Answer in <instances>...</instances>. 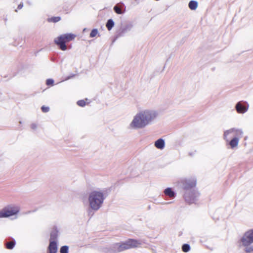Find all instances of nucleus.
<instances>
[{
    "instance_id": "obj_1",
    "label": "nucleus",
    "mask_w": 253,
    "mask_h": 253,
    "mask_svg": "<svg viewBox=\"0 0 253 253\" xmlns=\"http://www.w3.org/2000/svg\"><path fill=\"white\" fill-rule=\"evenodd\" d=\"M157 116V112L154 110H140L133 117V120L129 124V127L135 129L143 128L151 124Z\"/></svg>"
},
{
    "instance_id": "obj_2",
    "label": "nucleus",
    "mask_w": 253,
    "mask_h": 253,
    "mask_svg": "<svg viewBox=\"0 0 253 253\" xmlns=\"http://www.w3.org/2000/svg\"><path fill=\"white\" fill-rule=\"evenodd\" d=\"M141 244L140 242L134 239H128L122 243H116L109 248L102 250L103 253H118L126 250L137 248Z\"/></svg>"
},
{
    "instance_id": "obj_3",
    "label": "nucleus",
    "mask_w": 253,
    "mask_h": 253,
    "mask_svg": "<svg viewBox=\"0 0 253 253\" xmlns=\"http://www.w3.org/2000/svg\"><path fill=\"white\" fill-rule=\"evenodd\" d=\"M105 192V190H94L89 194L88 201L91 210L97 211L101 207L107 196Z\"/></svg>"
},
{
    "instance_id": "obj_4",
    "label": "nucleus",
    "mask_w": 253,
    "mask_h": 253,
    "mask_svg": "<svg viewBox=\"0 0 253 253\" xmlns=\"http://www.w3.org/2000/svg\"><path fill=\"white\" fill-rule=\"evenodd\" d=\"M238 243L239 247L243 249L244 253H253V229L245 232Z\"/></svg>"
},
{
    "instance_id": "obj_5",
    "label": "nucleus",
    "mask_w": 253,
    "mask_h": 253,
    "mask_svg": "<svg viewBox=\"0 0 253 253\" xmlns=\"http://www.w3.org/2000/svg\"><path fill=\"white\" fill-rule=\"evenodd\" d=\"M76 37V35L68 33L60 35L54 39L55 43L59 47V48L63 51L67 49L66 43L73 40Z\"/></svg>"
},
{
    "instance_id": "obj_6",
    "label": "nucleus",
    "mask_w": 253,
    "mask_h": 253,
    "mask_svg": "<svg viewBox=\"0 0 253 253\" xmlns=\"http://www.w3.org/2000/svg\"><path fill=\"white\" fill-rule=\"evenodd\" d=\"M19 208L15 205H9L0 211V218L8 217L17 214L19 211Z\"/></svg>"
},
{
    "instance_id": "obj_7",
    "label": "nucleus",
    "mask_w": 253,
    "mask_h": 253,
    "mask_svg": "<svg viewBox=\"0 0 253 253\" xmlns=\"http://www.w3.org/2000/svg\"><path fill=\"white\" fill-rule=\"evenodd\" d=\"M179 183L181 185L182 187L185 191L195 190L194 188L196 185L197 180L194 176L183 178L179 180Z\"/></svg>"
},
{
    "instance_id": "obj_8",
    "label": "nucleus",
    "mask_w": 253,
    "mask_h": 253,
    "mask_svg": "<svg viewBox=\"0 0 253 253\" xmlns=\"http://www.w3.org/2000/svg\"><path fill=\"white\" fill-rule=\"evenodd\" d=\"M199 196V193L195 190L185 191L184 197L185 201L189 204L194 203Z\"/></svg>"
},
{
    "instance_id": "obj_9",
    "label": "nucleus",
    "mask_w": 253,
    "mask_h": 253,
    "mask_svg": "<svg viewBox=\"0 0 253 253\" xmlns=\"http://www.w3.org/2000/svg\"><path fill=\"white\" fill-rule=\"evenodd\" d=\"M233 134L234 135V137H236L238 139H240L243 136V131L241 129L236 128H232L228 130H227L224 131L223 134V137L225 140L227 141H228L227 139V137L228 135L230 134Z\"/></svg>"
},
{
    "instance_id": "obj_10",
    "label": "nucleus",
    "mask_w": 253,
    "mask_h": 253,
    "mask_svg": "<svg viewBox=\"0 0 253 253\" xmlns=\"http://www.w3.org/2000/svg\"><path fill=\"white\" fill-rule=\"evenodd\" d=\"M249 105L247 102L239 101L235 105V109L239 114H244L246 113L248 109Z\"/></svg>"
},
{
    "instance_id": "obj_11",
    "label": "nucleus",
    "mask_w": 253,
    "mask_h": 253,
    "mask_svg": "<svg viewBox=\"0 0 253 253\" xmlns=\"http://www.w3.org/2000/svg\"><path fill=\"white\" fill-rule=\"evenodd\" d=\"M133 27V24L131 23H126L119 30L117 33L116 38L123 37L125 34L129 32Z\"/></svg>"
},
{
    "instance_id": "obj_12",
    "label": "nucleus",
    "mask_w": 253,
    "mask_h": 253,
    "mask_svg": "<svg viewBox=\"0 0 253 253\" xmlns=\"http://www.w3.org/2000/svg\"><path fill=\"white\" fill-rule=\"evenodd\" d=\"M57 241H49V244L47 247L48 253H57Z\"/></svg>"
},
{
    "instance_id": "obj_13",
    "label": "nucleus",
    "mask_w": 253,
    "mask_h": 253,
    "mask_svg": "<svg viewBox=\"0 0 253 253\" xmlns=\"http://www.w3.org/2000/svg\"><path fill=\"white\" fill-rule=\"evenodd\" d=\"M155 146L160 150H163L165 146V140L163 138H159L155 142Z\"/></svg>"
},
{
    "instance_id": "obj_14",
    "label": "nucleus",
    "mask_w": 253,
    "mask_h": 253,
    "mask_svg": "<svg viewBox=\"0 0 253 253\" xmlns=\"http://www.w3.org/2000/svg\"><path fill=\"white\" fill-rule=\"evenodd\" d=\"M164 193L166 196L169 197V198L172 199L174 198L176 196V194L174 191H173L172 189L170 187H168L165 189Z\"/></svg>"
},
{
    "instance_id": "obj_15",
    "label": "nucleus",
    "mask_w": 253,
    "mask_h": 253,
    "mask_svg": "<svg viewBox=\"0 0 253 253\" xmlns=\"http://www.w3.org/2000/svg\"><path fill=\"white\" fill-rule=\"evenodd\" d=\"M15 241L14 239H12L10 241H5V246L6 249L11 250L14 248L15 245Z\"/></svg>"
},
{
    "instance_id": "obj_16",
    "label": "nucleus",
    "mask_w": 253,
    "mask_h": 253,
    "mask_svg": "<svg viewBox=\"0 0 253 253\" xmlns=\"http://www.w3.org/2000/svg\"><path fill=\"white\" fill-rule=\"evenodd\" d=\"M58 237L57 229H54L50 233L49 241H56Z\"/></svg>"
},
{
    "instance_id": "obj_17",
    "label": "nucleus",
    "mask_w": 253,
    "mask_h": 253,
    "mask_svg": "<svg viewBox=\"0 0 253 253\" xmlns=\"http://www.w3.org/2000/svg\"><path fill=\"white\" fill-rule=\"evenodd\" d=\"M239 140L236 137H233L229 142L231 148H234L237 147L238 145Z\"/></svg>"
},
{
    "instance_id": "obj_18",
    "label": "nucleus",
    "mask_w": 253,
    "mask_h": 253,
    "mask_svg": "<svg viewBox=\"0 0 253 253\" xmlns=\"http://www.w3.org/2000/svg\"><path fill=\"white\" fill-rule=\"evenodd\" d=\"M189 8L191 10H195L198 6V2L195 0H191L188 4Z\"/></svg>"
},
{
    "instance_id": "obj_19",
    "label": "nucleus",
    "mask_w": 253,
    "mask_h": 253,
    "mask_svg": "<svg viewBox=\"0 0 253 253\" xmlns=\"http://www.w3.org/2000/svg\"><path fill=\"white\" fill-rule=\"evenodd\" d=\"M122 8L121 6H120L119 4H116L114 6L113 9L114 11L118 14H123L125 12V10H123L122 9Z\"/></svg>"
},
{
    "instance_id": "obj_20",
    "label": "nucleus",
    "mask_w": 253,
    "mask_h": 253,
    "mask_svg": "<svg viewBox=\"0 0 253 253\" xmlns=\"http://www.w3.org/2000/svg\"><path fill=\"white\" fill-rule=\"evenodd\" d=\"M114 21L112 19H108L106 24V26L107 29L109 31L111 30L112 29V28L114 27Z\"/></svg>"
},
{
    "instance_id": "obj_21",
    "label": "nucleus",
    "mask_w": 253,
    "mask_h": 253,
    "mask_svg": "<svg viewBox=\"0 0 253 253\" xmlns=\"http://www.w3.org/2000/svg\"><path fill=\"white\" fill-rule=\"evenodd\" d=\"M60 20L61 17L60 16H54L51 18H48L47 20L48 22L56 23L57 22H59Z\"/></svg>"
},
{
    "instance_id": "obj_22",
    "label": "nucleus",
    "mask_w": 253,
    "mask_h": 253,
    "mask_svg": "<svg viewBox=\"0 0 253 253\" xmlns=\"http://www.w3.org/2000/svg\"><path fill=\"white\" fill-rule=\"evenodd\" d=\"M190 250V246L188 244H184L182 246V250L183 252L187 253Z\"/></svg>"
},
{
    "instance_id": "obj_23",
    "label": "nucleus",
    "mask_w": 253,
    "mask_h": 253,
    "mask_svg": "<svg viewBox=\"0 0 253 253\" xmlns=\"http://www.w3.org/2000/svg\"><path fill=\"white\" fill-rule=\"evenodd\" d=\"M69 247L67 246H62L60 249V253H68Z\"/></svg>"
},
{
    "instance_id": "obj_24",
    "label": "nucleus",
    "mask_w": 253,
    "mask_h": 253,
    "mask_svg": "<svg viewBox=\"0 0 253 253\" xmlns=\"http://www.w3.org/2000/svg\"><path fill=\"white\" fill-rule=\"evenodd\" d=\"M98 33V30L97 29H93V30H92V31H91L90 33V37L91 38H93L94 37H95L97 34Z\"/></svg>"
},
{
    "instance_id": "obj_25",
    "label": "nucleus",
    "mask_w": 253,
    "mask_h": 253,
    "mask_svg": "<svg viewBox=\"0 0 253 253\" xmlns=\"http://www.w3.org/2000/svg\"><path fill=\"white\" fill-rule=\"evenodd\" d=\"M77 104L81 107H84L86 103L84 100H80L77 102Z\"/></svg>"
},
{
    "instance_id": "obj_26",
    "label": "nucleus",
    "mask_w": 253,
    "mask_h": 253,
    "mask_svg": "<svg viewBox=\"0 0 253 253\" xmlns=\"http://www.w3.org/2000/svg\"><path fill=\"white\" fill-rule=\"evenodd\" d=\"M53 84H54V80L53 79H47L46 81V84L47 85H53Z\"/></svg>"
},
{
    "instance_id": "obj_27",
    "label": "nucleus",
    "mask_w": 253,
    "mask_h": 253,
    "mask_svg": "<svg viewBox=\"0 0 253 253\" xmlns=\"http://www.w3.org/2000/svg\"><path fill=\"white\" fill-rule=\"evenodd\" d=\"M42 111L44 113L48 112L49 110V108L48 107H46L44 106H42L41 108Z\"/></svg>"
},
{
    "instance_id": "obj_28",
    "label": "nucleus",
    "mask_w": 253,
    "mask_h": 253,
    "mask_svg": "<svg viewBox=\"0 0 253 253\" xmlns=\"http://www.w3.org/2000/svg\"><path fill=\"white\" fill-rule=\"evenodd\" d=\"M31 127L32 129L35 130L37 128V126L36 124H32L31 126Z\"/></svg>"
},
{
    "instance_id": "obj_29",
    "label": "nucleus",
    "mask_w": 253,
    "mask_h": 253,
    "mask_svg": "<svg viewBox=\"0 0 253 253\" xmlns=\"http://www.w3.org/2000/svg\"><path fill=\"white\" fill-rule=\"evenodd\" d=\"M23 6V4L22 3H20L18 5V7H17V8L19 9H21Z\"/></svg>"
},
{
    "instance_id": "obj_30",
    "label": "nucleus",
    "mask_w": 253,
    "mask_h": 253,
    "mask_svg": "<svg viewBox=\"0 0 253 253\" xmlns=\"http://www.w3.org/2000/svg\"><path fill=\"white\" fill-rule=\"evenodd\" d=\"M189 155H190V156H192V155H193L192 153H190L189 154Z\"/></svg>"
}]
</instances>
